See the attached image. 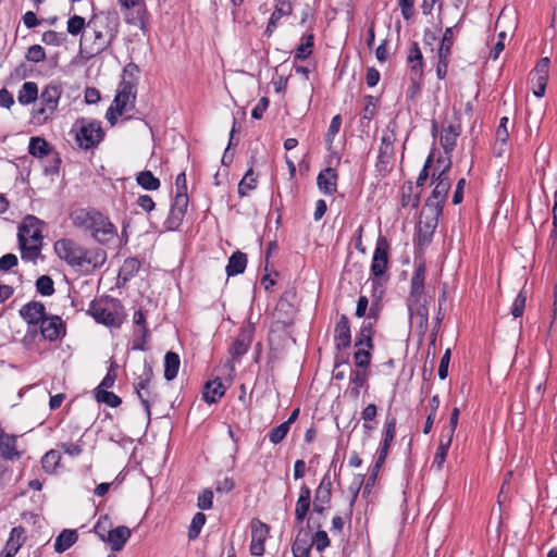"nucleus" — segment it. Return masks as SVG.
Wrapping results in <instances>:
<instances>
[{"instance_id":"obj_1","label":"nucleus","mask_w":557,"mask_h":557,"mask_svg":"<svg viewBox=\"0 0 557 557\" xmlns=\"http://www.w3.org/2000/svg\"><path fill=\"white\" fill-rule=\"evenodd\" d=\"M57 256L69 265L82 270H94L103 265L107 260L104 250L85 249L72 239L61 238L54 243Z\"/></svg>"},{"instance_id":"obj_2","label":"nucleus","mask_w":557,"mask_h":557,"mask_svg":"<svg viewBox=\"0 0 557 557\" xmlns=\"http://www.w3.org/2000/svg\"><path fill=\"white\" fill-rule=\"evenodd\" d=\"M425 264L417 265L410 281V293L407 299L410 321L421 334H424L429 324L428 302L430 297L424 293Z\"/></svg>"},{"instance_id":"obj_3","label":"nucleus","mask_w":557,"mask_h":557,"mask_svg":"<svg viewBox=\"0 0 557 557\" xmlns=\"http://www.w3.org/2000/svg\"><path fill=\"white\" fill-rule=\"evenodd\" d=\"M71 218L74 226L89 232L91 237L100 244H108L117 235L114 224L96 209H77Z\"/></svg>"},{"instance_id":"obj_4","label":"nucleus","mask_w":557,"mask_h":557,"mask_svg":"<svg viewBox=\"0 0 557 557\" xmlns=\"http://www.w3.org/2000/svg\"><path fill=\"white\" fill-rule=\"evenodd\" d=\"M119 16L115 12H100L94 14L87 23V28L92 33L94 40L89 52L98 54L104 51L116 37Z\"/></svg>"},{"instance_id":"obj_5","label":"nucleus","mask_w":557,"mask_h":557,"mask_svg":"<svg viewBox=\"0 0 557 557\" xmlns=\"http://www.w3.org/2000/svg\"><path fill=\"white\" fill-rule=\"evenodd\" d=\"M44 222L35 215H26L18 226L17 239L21 257L24 261H33L39 257L42 248Z\"/></svg>"},{"instance_id":"obj_6","label":"nucleus","mask_w":557,"mask_h":557,"mask_svg":"<svg viewBox=\"0 0 557 557\" xmlns=\"http://www.w3.org/2000/svg\"><path fill=\"white\" fill-rule=\"evenodd\" d=\"M450 164L451 162L449 160L445 168L437 174L435 181L432 182L435 183V187L433 188L431 196L426 199L424 212L434 213V215H440L442 213L443 203L445 202L451 186L448 177Z\"/></svg>"},{"instance_id":"obj_7","label":"nucleus","mask_w":557,"mask_h":557,"mask_svg":"<svg viewBox=\"0 0 557 557\" xmlns=\"http://www.w3.org/2000/svg\"><path fill=\"white\" fill-rule=\"evenodd\" d=\"M20 314L28 324V330L23 339L24 344L28 345L38 336L37 326L46 315V307L39 301H29L20 309Z\"/></svg>"},{"instance_id":"obj_8","label":"nucleus","mask_w":557,"mask_h":557,"mask_svg":"<svg viewBox=\"0 0 557 557\" xmlns=\"http://www.w3.org/2000/svg\"><path fill=\"white\" fill-rule=\"evenodd\" d=\"M62 95V88L57 84H49L45 87L40 95L42 107L34 111V119L39 124L47 120L55 112Z\"/></svg>"},{"instance_id":"obj_9","label":"nucleus","mask_w":557,"mask_h":557,"mask_svg":"<svg viewBox=\"0 0 557 557\" xmlns=\"http://www.w3.org/2000/svg\"><path fill=\"white\" fill-rule=\"evenodd\" d=\"M76 125V141L79 147L90 149L102 140L103 131L100 122L82 119Z\"/></svg>"},{"instance_id":"obj_10","label":"nucleus","mask_w":557,"mask_h":557,"mask_svg":"<svg viewBox=\"0 0 557 557\" xmlns=\"http://www.w3.org/2000/svg\"><path fill=\"white\" fill-rule=\"evenodd\" d=\"M388 248L389 245L387 239L383 236H380L376 242L371 263V273L374 276L372 283L374 287L381 284L382 276L387 269Z\"/></svg>"},{"instance_id":"obj_11","label":"nucleus","mask_w":557,"mask_h":557,"mask_svg":"<svg viewBox=\"0 0 557 557\" xmlns=\"http://www.w3.org/2000/svg\"><path fill=\"white\" fill-rule=\"evenodd\" d=\"M407 62L409 64V74L412 88L416 90L420 89V83L423 77V55L417 42H412L408 55Z\"/></svg>"},{"instance_id":"obj_12","label":"nucleus","mask_w":557,"mask_h":557,"mask_svg":"<svg viewBox=\"0 0 557 557\" xmlns=\"http://www.w3.org/2000/svg\"><path fill=\"white\" fill-rule=\"evenodd\" d=\"M37 329L38 335H40L42 339L50 342L58 339L62 333H65L64 323L58 315L48 317L46 314Z\"/></svg>"},{"instance_id":"obj_13","label":"nucleus","mask_w":557,"mask_h":557,"mask_svg":"<svg viewBox=\"0 0 557 557\" xmlns=\"http://www.w3.org/2000/svg\"><path fill=\"white\" fill-rule=\"evenodd\" d=\"M188 207V195L187 193L176 191L174 201L171 206L170 214L166 220V227L169 230H175L181 224L186 210Z\"/></svg>"},{"instance_id":"obj_14","label":"nucleus","mask_w":557,"mask_h":557,"mask_svg":"<svg viewBox=\"0 0 557 557\" xmlns=\"http://www.w3.org/2000/svg\"><path fill=\"white\" fill-rule=\"evenodd\" d=\"M133 85L129 82H123L121 88L116 94L113 103L117 115H122L128 109H133L135 104V95L133 92Z\"/></svg>"},{"instance_id":"obj_15","label":"nucleus","mask_w":557,"mask_h":557,"mask_svg":"<svg viewBox=\"0 0 557 557\" xmlns=\"http://www.w3.org/2000/svg\"><path fill=\"white\" fill-rule=\"evenodd\" d=\"M269 533V528L265 523L260 520H253L251 522V543L250 553L253 556H262L264 553V541Z\"/></svg>"},{"instance_id":"obj_16","label":"nucleus","mask_w":557,"mask_h":557,"mask_svg":"<svg viewBox=\"0 0 557 557\" xmlns=\"http://www.w3.org/2000/svg\"><path fill=\"white\" fill-rule=\"evenodd\" d=\"M312 547V533L310 529L300 527L292 545L294 557H310Z\"/></svg>"},{"instance_id":"obj_17","label":"nucleus","mask_w":557,"mask_h":557,"mask_svg":"<svg viewBox=\"0 0 557 557\" xmlns=\"http://www.w3.org/2000/svg\"><path fill=\"white\" fill-rule=\"evenodd\" d=\"M253 327L251 324L243 326L236 339L234 341L230 352L233 359H239L243 355L248 351V348L252 342Z\"/></svg>"},{"instance_id":"obj_18","label":"nucleus","mask_w":557,"mask_h":557,"mask_svg":"<svg viewBox=\"0 0 557 557\" xmlns=\"http://www.w3.org/2000/svg\"><path fill=\"white\" fill-rule=\"evenodd\" d=\"M88 312L99 323L108 326L117 325V317L114 312L107 309L101 301H91Z\"/></svg>"},{"instance_id":"obj_19","label":"nucleus","mask_w":557,"mask_h":557,"mask_svg":"<svg viewBox=\"0 0 557 557\" xmlns=\"http://www.w3.org/2000/svg\"><path fill=\"white\" fill-rule=\"evenodd\" d=\"M334 339L337 349H345L350 346L351 334L349 320L345 314H342L334 330Z\"/></svg>"},{"instance_id":"obj_20","label":"nucleus","mask_w":557,"mask_h":557,"mask_svg":"<svg viewBox=\"0 0 557 557\" xmlns=\"http://www.w3.org/2000/svg\"><path fill=\"white\" fill-rule=\"evenodd\" d=\"M0 457L8 460L17 459L21 453L16 448V436L5 433L0 428Z\"/></svg>"},{"instance_id":"obj_21","label":"nucleus","mask_w":557,"mask_h":557,"mask_svg":"<svg viewBox=\"0 0 557 557\" xmlns=\"http://www.w3.org/2000/svg\"><path fill=\"white\" fill-rule=\"evenodd\" d=\"M396 140V134L393 129H386L383 132L381 145L379 149V162L382 164H388L394 156V143Z\"/></svg>"},{"instance_id":"obj_22","label":"nucleus","mask_w":557,"mask_h":557,"mask_svg":"<svg viewBox=\"0 0 557 557\" xmlns=\"http://www.w3.org/2000/svg\"><path fill=\"white\" fill-rule=\"evenodd\" d=\"M311 504V491L307 485L300 487V494L296 503L295 519L298 525L302 524Z\"/></svg>"},{"instance_id":"obj_23","label":"nucleus","mask_w":557,"mask_h":557,"mask_svg":"<svg viewBox=\"0 0 557 557\" xmlns=\"http://www.w3.org/2000/svg\"><path fill=\"white\" fill-rule=\"evenodd\" d=\"M425 215L426 221H420L419 224V244L425 245L429 244L431 237L436 228L437 220L440 215H434V213L422 212Z\"/></svg>"},{"instance_id":"obj_24","label":"nucleus","mask_w":557,"mask_h":557,"mask_svg":"<svg viewBox=\"0 0 557 557\" xmlns=\"http://www.w3.org/2000/svg\"><path fill=\"white\" fill-rule=\"evenodd\" d=\"M337 173L332 168H326L319 173L317 183L321 191L326 195H333L337 187Z\"/></svg>"},{"instance_id":"obj_25","label":"nucleus","mask_w":557,"mask_h":557,"mask_svg":"<svg viewBox=\"0 0 557 557\" xmlns=\"http://www.w3.org/2000/svg\"><path fill=\"white\" fill-rule=\"evenodd\" d=\"M131 530L125 525H120L115 529H112L108 532L107 541L111 546V549L114 552L121 550L125 543L131 537Z\"/></svg>"},{"instance_id":"obj_26","label":"nucleus","mask_w":557,"mask_h":557,"mask_svg":"<svg viewBox=\"0 0 557 557\" xmlns=\"http://www.w3.org/2000/svg\"><path fill=\"white\" fill-rule=\"evenodd\" d=\"M23 534V528H13L4 549L0 553V557H14L24 542Z\"/></svg>"},{"instance_id":"obj_27","label":"nucleus","mask_w":557,"mask_h":557,"mask_svg":"<svg viewBox=\"0 0 557 557\" xmlns=\"http://www.w3.org/2000/svg\"><path fill=\"white\" fill-rule=\"evenodd\" d=\"M293 11V8H292V3L290 1H281V2H277L276 3V7H275V10L274 12L272 13L270 20H269V23H268V26H267V29H265V34L268 36H271L273 34V32L275 30V28L277 27V23L278 21L285 16V15H289Z\"/></svg>"},{"instance_id":"obj_28","label":"nucleus","mask_w":557,"mask_h":557,"mask_svg":"<svg viewBox=\"0 0 557 557\" xmlns=\"http://www.w3.org/2000/svg\"><path fill=\"white\" fill-rule=\"evenodd\" d=\"M225 394V386L222 381L216 377L206 384L203 391V399L209 404L216 403Z\"/></svg>"},{"instance_id":"obj_29","label":"nucleus","mask_w":557,"mask_h":557,"mask_svg":"<svg viewBox=\"0 0 557 557\" xmlns=\"http://www.w3.org/2000/svg\"><path fill=\"white\" fill-rule=\"evenodd\" d=\"M460 135V126L459 125H448L443 128V133L440 139V143L446 153L454 150L456 146L457 137Z\"/></svg>"},{"instance_id":"obj_30","label":"nucleus","mask_w":557,"mask_h":557,"mask_svg":"<svg viewBox=\"0 0 557 557\" xmlns=\"http://www.w3.org/2000/svg\"><path fill=\"white\" fill-rule=\"evenodd\" d=\"M460 22H461V20L454 26L447 27L445 29L440 48H438V52H437L438 55H444V57H448V58L450 57L455 35L460 29V27H459Z\"/></svg>"},{"instance_id":"obj_31","label":"nucleus","mask_w":557,"mask_h":557,"mask_svg":"<svg viewBox=\"0 0 557 557\" xmlns=\"http://www.w3.org/2000/svg\"><path fill=\"white\" fill-rule=\"evenodd\" d=\"M247 267V257L244 252L236 251L234 252L226 265V274L227 276H234L240 274L245 271Z\"/></svg>"},{"instance_id":"obj_32","label":"nucleus","mask_w":557,"mask_h":557,"mask_svg":"<svg viewBox=\"0 0 557 557\" xmlns=\"http://www.w3.org/2000/svg\"><path fill=\"white\" fill-rule=\"evenodd\" d=\"M181 366L180 357L176 352L168 351L164 356V379L172 381L176 377Z\"/></svg>"},{"instance_id":"obj_33","label":"nucleus","mask_w":557,"mask_h":557,"mask_svg":"<svg viewBox=\"0 0 557 557\" xmlns=\"http://www.w3.org/2000/svg\"><path fill=\"white\" fill-rule=\"evenodd\" d=\"M78 536L75 530H63L55 539L54 549L58 553H63L69 549L76 541Z\"/></svg>"},{"instance_id":"obj_34","label":"nucleus","mask_w":557,"mask_h":557,"mask_svg":"<svg viewBox=\"0 0 557 557\" xmlns=\"http://www.w3.org/2000/svg\"><path fill=\"white\" fill-rule=\"evenodd\" d=\"M38 97V87L34 82H26L23 84L21 90L18 91V102L21 104H29L34 102Z\"/></svg>"},{"instance_id":"obj_35","label":"nucleus","mask_w":557,"mask_h":557,"mask_svg":"<svg viewBox=\"0 0 557 557\" xmlns=\"http://www.w3.org/2000/svg\"><path fill=\"white\" fill-rule=\"evenodd\" d=\"M453 437H448L445 434H442L440 438V444L436 450V454L434 456L433 465L437 467V469H441L443 463L446 460L448 449L450 447Z\"/></svg>"},{"instance_id":"obj_36","label":"nucleus","mask_w":557,"mask_h":557,"mask_svg":"<svg viewBox=\"0 0 557 557\" xmlns=\"http://www.w3.org/2000/svg\"><path fill=\"white\" fill-rule=\"evenodd\" d=\"M420 203V194L413 195V187L410 182L406 183L401 187V206L404 208L411 207L418 208Z\"/></svg>"},{"instance_id":"obj_37","label":"nucleus","mask_w":557,"mask_h":557,"mask_svg":"<svg viewBox=\"0 0 557 557\" xmlns=\"http://www.w3.org/2000/svg\"><path fill=\"white\" fill-rule=\"evenodd\" d=\"M49 144L41 137H32L29 140L28 152L33 157L44 158L49 153Z\"/></svg>"},{"instance_id":"obj_38","label":"nucleus","mask_w":557,"mask_h":557,"mask_svg":"<svg viewBox=\"0 0 557 557\" xmlns=\"http://www.w3.org/2000/svg\"><path fill=\"white\" fill-rule=\"evenodd\" d=\"M257 186V176L253 171L250 169L244 175L242 181L238 184V195L240 197H245L249 194L250 190H253Z\"/></svg>"},{"instance_id":"obj_39","label":"nucleus","mask_w":557,"mask_h":557,"mask_svg":"<svg viewBox=\"0 0 557 557\" xmlns=\"http://www.w3.org/2000/svg\"><path fill=\"white\" fill-rule=\"evenodd\" d=\"M136 181L146 190H157L160 187V181L150 171L140 172Z\"/></svg>"},{"instance_id":"obj_40","label":"nucleus","mask_w":557,"mask_h":557,"mask_svg":"<svg viewBox=\"0 0 557 557\" xmlns=\"http://www.w3.org/2000/svg\"><path fill=\"white\" fill-rule=\"evenodd\" d=\"M95 397L98 403H103L112 408L120 406L122 403L121 398L117 395L101 388L95 389Z\"/></svg>"},{"instance_id":"obj_41","label":"nucleus","mask_w":557,"mask_h":557,"mask_svg":"<svg viewBox=\"0 0 557 557\" xmlns=\"http://www.w3.org/2000/svg\"><path fill=\"white\" fill-rule=\"evenodd\" d=\"M60 460V453L58 450L51 449L44 455L41 465L46 472L52 473L57 469Z\"/></svg>"},{"instance_id":"obj_42","label":"nucleus","mask_w":557,"mask_h":557,"mask_svg":"<svg viewBox=\"0 0 557 557\" xmlns=\"http://www.w3.org/2000/svg\"><path fill=\"white\" fill-rule=\"evenodd\" d=\"M314 36L308 34L304 36L302 42L298 46L295 54V59L306 60L312 52Z\"/></svg>"},{"instance_id":"obj_43","label":"nucleus","mask_w":557,"mask_h":557,"mask_svg":"<svg viewBox=\"0 0 557 557\" xmlns=\"http://www.w3.org/2000/svg\"><path fill=\"white\" fill-rule=\"evenodd\" d=\"M396 435V418L387 417L384 424V434L382 446L391 447Z\"/></svg>"},{"instance_id":"obj_44","label":"nucleus","mask_w":557,"mask_h":557,"mask_svg":"<svg viewBox=\"0 0 557 557\" xmlns=\"http://www.w3.org/2000/svg\"><path fill=\"white\" fill-rule=\"evenodd\" d=\"M527 290L522 288L519 294L517 295L516 299L513 300L512 307H511V314L513 319L521 318L524 312L525 302H527Z\"/></svg>"},{"instance_id":"obj_45","label":"nucleus","mask_w":557,"mask_h":557,"mask_svg":"<svg viewBox=\"0 0 557 557\" xmlns=\"http://www.w3.org/2000/svg\"><path fill=\"white\" fill-rule=\"evenodd\" d=\"M36 289L42 296H51L54 293V283L48 275H41L36 281Z\"/></svg>"},{"instance_id":"obj_46","label":"nucleus","mask_w":557,"mask_h":557,"mask_svg":"<svg viewBox=\"0 0 557 557\" xmlns=\"http://www.w3.org/2000/svg\"><path fill=\"white\" fill-rule=\"evenodd\" d=\"M87 27V23L85 22V18L79 15H73L69 18L66 30L72 36L79 35L85 28Z\"/></svg>"},{"instance_id":"obj_47","label":"nucleus","mask_w":557,"mask_h":557,"mask_svg":"<svg viewBox=\"0 0 557 557\" xmlns=\"http://www.w3.org/2000/svg\"><path fill=\"white\" fill-rule=\"evenodd\" d=\"M139 260L135 258H128L124 261L120 271V275H123L124 280H127L128 277L135 275L139 271Z\"/></svg>"},{"instance_id":"obj_48","label":"nucleus","mask_w":557,"mask_h":557,"mask_svg":"<svg viewBox=\"0 0 557 557\" xmlns=\"http://www.w3.org/2000/svg\"><path fill=\"white\" fill-rule=\"evenodd\" d=\"M151 377H152V369L149 364L146 363L144 367L143 374H140L138 376L136 383L134 384L135 391L139 392V391L148 389Z\"/></svg>"},{"instance_id":"obj_49","label":"nucleus","mask_w":557,"mask_h":557,"mask_svg":"<svg viewBox=\"0 0 557 557\" xmlns=\"http://www.w3.org/2000/svg\"><path fill=\"white\" fill-rule=\"evenodd\" d=\"M205 522H206V516L202 512H197L194 516L190 527H189V531H188V537L190 540H194L199 535L200 530L203 527Z\"/></svg>"},{"instance_id":"obj_50","label":"nucleus","mask_w":557,"mask_h":557,"mask_svg":"<svg viewBox=\"0 0 557 557\" xmlns=\"http://www.w3.org/2000/svg\"><path fill=\"white\" fill-rule=\"evenodd\" d=\"M66 37L63 33H57L54 30H47L42 34V42L49 46H61L65 41Z\"/></svg>"},{"instance_id":"obj_51","label":"nucleus","mask_w":557,"mask_h":557,"mask_svg":"<svg viewBox=\"0 0 557 557\" xmlns=\"http://www.w3.org/2000/svg\"><path fill=\"white\" fill-rule=\"evenodd\" d=\"M330 539L325 531L319 530L312 534V545L318 552L324 550L330 546Z\"/></svg>"},{"instance_id":"obj_52","label":"nucleus","mask_w":557,"mask_h":557,"mask_svg":"<svg viewBox=\"0 0 557 557\" xmlns=\"http://www.w3.org/2000/svg\"><path fill=\"white\" fill-rule=\"evenodd\" d=\"M289 431V426L287 425V423H281L280 425H277L276 428L272 429L269 433V440L271 443L273 444H278L281 443L285 436L287 435Z\"/></svg>"},{"instance_id":"obj_53","label":"nucleus","mask_w":557,"mask_h":557,"mask_svg":"<svg viewBox=\"0 0 557 557\" xmlns=\"http://www.w3.org/2000/svg\"><path fill=\"white\" fill-rule=\"evenodd\" d=\"M25 58L34 63L41 62L46 59L45 49L40 45H33L27 49Z\"/></svg>"},{"instance_id":"obj_54","label":"nucleus","mask_w":557,"mask_h":557,"mask_svg":"<svg viewBox=\"0 0 557 557\" xmlns=\"http://www.w3.org/2000/svg\"><path fill=\"white\" fill-rule=\"evenodd\" d=\"M355 364L359 368H368L371 360L370 349L358 348L354 355Z\"/></svg>"},{"instance_id":"obj_55","label":"nucleus","mask_w":557,"mask_h":557,"mask_svg":"<svg viewBox=\"0 0 557 557\" xmlns=\"http://www.w3.org/2000/svg\"><path fill=\"white\" fill-rule=\"evenodd\" d=\"M548 82V76H536L533 75L532 84H533V94L536 97H543L546 90V85Z\"/></svg>"},{"instance_id":"obj_56","label":"nucleus","mask_w":557,"mask_h":557,"mask_svg":"<svg viewBox=\"0 0 557 557\" xmlns=\"http://www.w3.org/2000/svg\"><path fill=\"white\" fill-rule=\"evenodd\" d=\"M341 125H342V117H341V115H335L332 119L331 124H330L329 129H327V133L325 135V141L329 145H331L333 143L334 137L339 132Z\"/></svg>"},{"instance_id":"obj_57","label":"nucleus","mask_w":557,"mask_h":557,"mask_svg":"<svg viewBox=\"0 0 557 557\" xmlns=\"http://www.w3.org/2000/svg\"><path fill=\"white\" fill-rule=\"evenodd\" d=\"M389 447L382 446L379 449L377 458L375 461V465L372 469V476L375 478L377 475V472L380 471L381 467L384 465L387 455H388Z\"/></svg>"},{"instance_id":"obj_58","label":"nucleus","mask_w":557,"mask_h":557,"mask_svg":"<svg viewBox=\"0 0 557 557\" xmlns=\"http://www.w3.org/2000/svg\"><path fill=\"white\" fill-rule=\"evenodd\" d=\"M213 493L210 490H205L198 496V507L202 510H208L212 507Z\"/></svg>"},{"instance_id":"obj_59","label":"nucleus","mask_w":557,"mask_h":557,"mask_svg":"<svg viewBox=\"0 0 557 557\" xmlns=\"http://www.w3.org/2000/svg\"><path fill=\"white\" fill-rule=\"evenodd\" d=\"M366 106L363 108L362 117L371 120L375 114L376 99L373 96H366Z\"/></svg>"},{"instance_id":"obj_60","label":"nucleus","mask_w":557,"mask_h":557,"mask_svg":"<svg viewBox=\"0 0 557 557\" xmlns=\"http://www.w3.org/2000/svg\"><path fill=\"white\" fill-rule=\"evenodd\" d=\"M450 361V349H447L441 358L438 367V377L445 380L448 375V367Z\"/></svg>"},{"instance_id":"obj_61","label":"nucleus","mask_w":557,"mask_h":557,"mask_svg":"<svg viewBox=\"0 0 557 557\" xmlns=\"http://www.w3.org/2000/svg\"><path fill=\"white\" fill-rule=\"evenodd\" d=\"M459 414V409L455 407L450 414L449 425L447 426L446 430H444L443 434L447 435L448 437H454V433L458 424Z\"/></svg>"},{"instance_id":"obj_62","label":"nucleus","mask_w":557,"mask_h":557,"mask_svg":"<svg viewBox=\"0 0 557 557\" xmlns=\"http://www.w3.org/2000/svg\"><path fill=\"white\" fill-rule=\"evenodd\" d=\"M148 335L149 331L147 327L140 329V334L133 342V349L145 350Z\"/></svg>"},{"instance_id":"obj_63","label":"nucleus","mask_w":557,"mask_h":557,"mask_svg":"<svg viewBox=\"0 0 557 557\" xmlns=\"http://www.w3.org/2000/svg\"><path fill=\"white\" fill-rule=\"evenodd\" d=\"M17 264V257L13 253H7L0 258V271H9Z\"/></svg>"},{"instance_id":"obj_64","label":"nucleus","mask_w":557,"mask_h":557,"mask_svg":"<svg viewBox=\"0 0 557 557\" xmlns=\"http://www.w3.org/2000/svg\"><path fill=\"white\" fill-rule=\"evenodd\" d=\"M268 107H269V99L267 97H262L259 100L258 104L252 109L251 116L256 120L261 119Z\"/></svg>"}]
</instances>
